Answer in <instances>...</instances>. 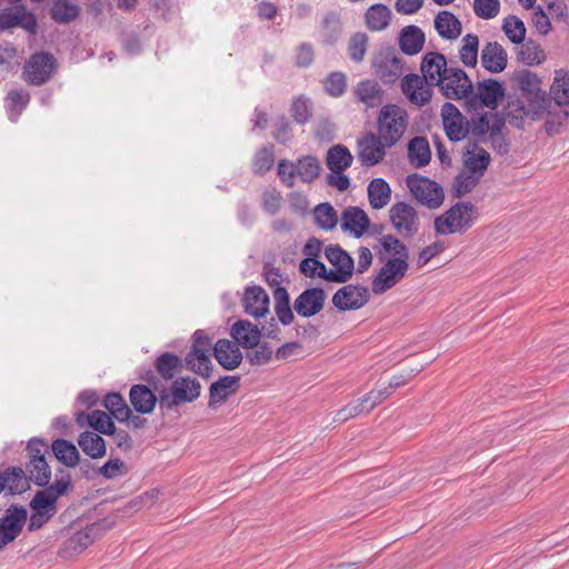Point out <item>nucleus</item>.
Segmentation results:
<instances>
[{
    "mask_svg": "<svg viewBox=\"0 0 569 569\" xmlns=\"http://www.w3.org/2000/svg\"><path fill=\"white\" fill-rule=\"evenodd\" d=\"M326 292L321 288H309L302 291L293 302V309L303 318L318 315L325 306Z\"/></svg>",
    "mask_w": 569,
    "mask_h": 569,
    "instance_id": "20",
    "label": "nucleus"
},
{
    "mask_svg": "<svg viewBox=\"0 0 569 569\" xmlns=\"http://www.w3.org/2000/svg\"><path fill=\"white\" fill-rule=\"evenodd\" d=\"M355 94L367 108H375L382 103L383 90L375 80H362L355 88Z\"/></svg>",
    "mask_w": 569,
    "mask_h": 569,
    "instance_id": "33",
    "label": "nucleus"
},
{
    "mask_svg": "<svg viewBox=\"0 0 569 569\" xmlns=\"http://www.w3.org/2000/svg\"><path fill=\"white\" fill-rule=\"evenodd\" d=\"M441 118L446 134L450 141H461L469 133V123L459 109L451 102H445L441 107Z\"/></svg>",
    "mask_w": 569,
    "mask_h": 569,
    "instance_id": "16",
    "label": "nucleus"
},
{
    "mask_svg": "<svg viewBox=\"0 0 569 569\" xmlns=\"http://www.w3.org/2000/svg\"><path fill=\"white\" fill-rule=\"evenodd\" d=\"M449 211H455L451 219H453V223L457 224L459 232H465L472 226L476 208L471 202H457Z\"/></svg>",
    "mask_w": 569,
    "mask_h": 569,
    "instance_id": "46",
    "label": "nucleus"
},
{
    "mask_svg": "<svg viewBox=\"0 0 569 569\" xmlns=\"http://www.w3.org/2000/svg\"><path fill=\"white\" fill-rule=\"evenodd\" d=\"M368 41L369 38L365 32H357L349 39L348 54L353 62L360 63L363 61Z\"/></svg>",
    "mask_w": 569,
    "mask_h": 569,
    "instance_id": "54",
    "label": "nucleus"
},
{
    "mask_svg": "<svg viewBox=\"0 0 569 569\" xmlns=\"http://www.w3.org/2000/svg\"><path fill=\"white\" fill-rule=\"evenodd\" d=\"M88 423L94 430L102 435H111L114 431V423L112 422L110 416L101 410H94L87 417Z\"/></svg>",
    "mask_w": 569,
    "mask_h": 569,
    "instance_id": "56",
    "label": "nucleus"
},
{
    "mask_svg": "<svg viewBox=\"0 0 569 569\" xmlns=\"http://www.w3.org/2000/svg\"><path fill=\"white\" fill-rule=\"evenodd\" d=\"M244 311L256 319L264 317L269 311V296L258 286L247 288L243 297Z\"/></svg>",
    "mask_w": 569,
    "mask_h": 569,
    "instance_id": "25",
    "label": "nucleus"
},
{
    "mask_svg": "<svg viewBox=\"0 0 569 569\" xmlns=\"http://www.w3.org/2000/svg\"><path fill=\"white\" fill-rule=\"evenodd\" d=\"M28 521V510L22 505H11L0 517V550L14 541Z\"/></svg>",
    "mask_w": 569,
    "mask_h": 569,
    "instance_id": "10",
    "label": "nucleus"
},
{
    "mask_svg": "<svg viewBox=\"0 0 569 569\" xmlns=\"http://www.w3.org/2000/svg\"><path fill=\"white\" fill-rule=\"evenodd\" d=\"M291 116L300 124L307 123L312 117V106L305 97L296 98L291 104Z\"/></svg>",
    "mask_w": 569,
    "mask_h": 569,
    "instance_id": "59",
    "label": "nucleus"
},
{
    "mask_svg": "<svg viewBox=\"0 0 569 569\" xmlns=\"http://www.w3.org/2000/svg\"><path fill=\"white\" fill-rule=\"evenodd\" d=\"M342 34V23L340 16L336 11H329L323 16L321 22L322 42L335 44Z\"/></svg>",
    "mask_w": 569,
    "mask_h": 569,
    "instance_id": "43",
    "label": "nucleus"
},
{
    "mask_svg": "<svg viewBox=\"0 0 569 569\" xmlns=\"http://www.w3.org/2000/svg\"><path fill=\"white\" fill-rule=\"evenodd\" d=\"M408 159L416 168L425 167L430 162L431 150L427 138L418 136L409 141Z\"/></svg>",
    "mask_w": 569,
    "mask_h": 569,
    "instance_id": "38",
    "label": "nucleus"
},
{
    "mask_svg": "<svg viewBox=\"0 0 569 569\" xmlns=\"http://www.w3.org/2000/svg\"><path fill=\"white\" fill-rule=\"evenodd\" d=\"M368 199L372 209L385 208L391 199V188L382 178H375L368 184Z\"/></svg>",
    "mask_w": 569,
    "mask_h": 569,
    "instance_id": "37",
    "label": "nucleus"
},
{
    "mask_svg": "<svg viewBox=\"0 0 569 569\" xmlns=\"http://www.w3.org/2000/svg\"><path fill=\"white\" fill-rule=\"evenodd\" d=\"M3 490L10 495H21L30 488V481L21 467H10L0 472Z\"/></svg>",
    "mask_w": 569,
    "mask_h": 569,
    "instance_id": "31",
    "label": "nucleus"
},
{
    "mask_svg": "<svg viewBox=\"0 0 569 569\" xmlns=\"http://www.w3.org/2000/svg\"><path fill=\"white\" fill-rule=\"evenodd\" d=\"M387 148L389 147L376 133L368 132L357 142L358 160L366 167L376 166L383 160Z\"/></svg>",
    "mask_w": 569,
    "mask_h": 569,
    "instance_id": "15",
    "label": "nucleus"
},
{
    "mask_svg": "<svg viewBox=\"0 0 569 569\" xmlns=\"http://www.w3.org/2000/svg\"><path fill=\"white\" fill-rule=\"evenodd\" d=\"M369 298L366 286L346 284L332 296V305L340 311L358 310L368 303Z\"/></svg>",
    "mask_w": 569,
    "mask_h": 569,
    "instance_id": "14",
    "label": "nucleus"
},
{
    "mask_svg": "<svg viewBox=\"0 0 569 569\" xmlns=\"http://www.w3.org/2000/svg\"><path fill=\"white\" fill-rule=\"evenodd\" d=\"M382 249L392 254L381 267L372 280V291L381 295L399 283L409 269V251L403 242L393 234H385L380 239Z\"/></svg>",
    "mask_w": 569,
    "mask_h": 569,
    "instance_id": "1",
    "label": "nucleus"
},
{
    "mask_svg": "<svg viewBox=\"0 0 569 569\" xmlns=\"http://www.w3.org/2000/svg\"><path fill=\"white\" fill-rule=\"evenodd\" d=\"M500 10L499 0H475L473 11L477 17L489 20L498 16Z\"/></svg>",
    "mask_w": 569,
    "mask_h": 569,
    "instance_id": "60",
    "label": "nucleus"
},
{
    "mask_svg": "<svg viewBox=\"0 0 569 569\" xmlns=\"http://www.w3.org/2000/svg\"><path fill=\"white\" fill-rule=\"evenodd\" d=\"M58 499L46 488L36 492L29 506L31 510H40L51 515H56Z\"/></svg>",
    "mask_w": 569,
    "mask_h": 569,
    "instance_id": "52",
    "label": "nucleus"
},
{
    "mask_svg": "<svg viewBox=\"0 0 569 569\" xmlns=\"http://www.w3.org/2000/svg\"><path fill=\"white\" fill-rule=\"evenodd\" d=\"M313 216L317 226L323 230H331L338 223L337 211L328 202L318 204L315 208Z\"/></svg>",
    "mask_w": 569,
    "mask_h": 569,
    "instance_id": "51",
    "label": "nucleus"
},
{
    "mask_svg": "<svg viewBox=\"0 0 569 569\" xmlns=\"http://www.w3.org/2000/svg\"><path fill=\"white\" fill-rule=\"evenodd\" d=\"M393 229L403 238H410L420 230V218L416 208L405 201L393 203L389 209Z\"/></svg>",
    "mask_w": 569,
    "mask_h": 569,
    "instance_id": "9",
    "label": "nucleus"
},
{
    "mask_svg": "<svg viewBox=\"0 0 569 569\" xmlns=\"http://www.w3.org/2000/svg\"><path fill=\"white\" fill-rule=\"evenodd\" d=\"M93 527H87L84 530L77 531L63 542L61 552L66 556L82 552L93 542Z\"/></svg>",
    "mask_w": 569,
    "mask_h": 569,
    "instance_id": "41",
    "label": "nucleus"
},
{
    "mask_svg": "<svg viewBox=\"0 0 569 569\" xmlns=\"http://www.w3.org/2000/svg\"><path fill=\"white\" fill-rule=\"evenodd\" d=\"M550 96L558 107L566 108L569 106V72L563 70L556 72Z\"/></svg>",
    "mask_w": 569,
    "mask_h": 569,
    "instance_id": "44",
    "label": "nucleus"
},
{
    "mask_svg": "<svg viewBox=\"0 0 569 569\" xmlns=\"http://www.w3.org/2000/svg\"><path fill=\"white\" fill-rule=\"evenodd\" d=\"M505 97V88L496 79L479 81L476 89L468 93L466 104L469 110H479L483 107L495 110Z\"/></svg>",
    "mask_w": 569,
    "mask_h": 569,
    "instance_id": "7",
    "label": "nucleus"
},
{
    "mask_svg": "<svg viewBox=\"0 0 569 569\" xmlns=\"http://www.w3.org/2000/svg\"><path fill=\"white\" fill-rule=\"evenodd\" d=\"M375 74L387 84L395 83L402 74L401 59L393 52H381L372 62Z\"/></svg>",
    "mask_w": 569,
    "mask_h": 569,
    "instance_id": "19",
    "label": "nucleus"
},
{
    "mask_svg": "<svg viewBox=\"0 0 569 569\" xmlns=\"http://www.w3.org/2000/svg\"><path fill=\"white\" fill-rule=\"evenodd\" d=\"M369 227V218L359 207H348L341 216V228L355 237H361Z\"/></svg>",
    "mask_w": 569,
    "mask_h": 569,
    "instance_id": "28",
    "label": "nucleus"
},
{
    "mask_svg": "<svg viewBox=\"0 0 569 569\" xmlns=\"http://www.w3.org/2000/svg\"><path fill=\"white\" fill-rule=\"evenodd\" d=\"M231 335L243 348L252 349L259 345L261 330L248 320H238L231 328Z\"/></svg>",
    "mask_w": 569,
    "mask_h": 569,
    "instance_id": "30",
    "label": "nucleus"
},
{
    "mask_svg": "<svg viewBox=\"0 0 569 569\" xmlns=\"http://www.w3.org/2000/svg\"><path fill=\"white\" fill-rule=\"evenodd\" d=\"M20 27L31 34L38 29V22L33 13L27 11L23 6H14L0 13V30Z\"/></svg>",
    "mask_w": 569,
    "mask_h": 569,
    "instance_id": "18",
    "label": "nucleus"
},
{
    "mask_svg": "<svg viewBox=\"0 0 569 569\" xmlns=\"http://www.w3.org/2000/svg\"><path fill=\"white\" fill-rule=\"evenodd\" d=\"M406 183L412 196L421 204L429 209H437L442 204L443 190L436 181L415 173L407 177Z\"/></svg>",
    "mask_w": 569,
    "mask_h": 569,
    "instance_id": "8",
    "label": "nucleus"
},
{
    "mask_svg": "<svg viewBox=\"0 0 569 569\" xmlns=\"http://www.w3.org/2000/svg\"><path fill=\"white\" fill-rule=\"evenodd\" d=\"M435 28L443 39L455 40L462 31L461 22L450 11H440L435 18Z\"/></svg>",
    "mask_w": 569,
    "mask_h": 569,
    "instance_id": "35",
    "label": "nucleus"
},
{
    "mask_svg": "<svg viewBox=\"0 0 569 569\" xmlns=\"http://www.w3.org/2000/svg\"><path fill=\"white\" fill-rule=\"evenodd\" d=\"M78 445L84 455L91 459H100L107 453L104 439L92 431H84L80 433Z\"/></svg>",
    "mask_w": 569,
    "mask_h": 569,
    "instance_id": "39",
    "label": "nucleus"
},
{
    "mask_svg": "<svg viewBox=\"0 0 569 569\" xmlns=\"http://www.w3.org/2000/svg\"><path fill=\"white\" fill-rule=\"evenodd\" d=\"M491 158L488 151L478 146V142H468L463 159V171L482 178L490 164Z\"/></svg>",
    "mask_w": 569,
    "mask_h": 569,
    "instance_id": "22",
    "label": "nucleus"
},
{
    "mask_svg": "<svg viewBox=\"0 0 569 569\" xmlns=\"http://www.w3.org/2000/svg\"><path fill=\"white\" fill-rule=\"evenodd\" d=\"M479 38L477 34L468 33L462 38V46L459 50L461 62L469 68H473L478 62Z\"/></svg>",
    "mask_w": 569,
    "mask_h": 569,
    "instance_id": "48",
    "label": "nucleus"
},
{
    "mask_svg": "<svg viewBox=\"0 0 569 569\" xmlns=\"http://www.w3.org/2000/svg\"><path fill=\"white\" fill-rule=\"evenodd\" d=\"M353 156L343 144H335L327 151L326 164L330 171L339 173L351 167Z\"/></svg>",
    "mask_w": 569,
    "mask_h": 569,
    "instance_id": "36",
    "label": "nucleus"
},
{
    "mask_svg": "<svg viewBox=\"0 0 569 569\" xmlns=\"http://www.w3.org/2000/svg\"><path fill=\"white\" fill-rule=\"evenodd\" d=\"M129 400L132 408L140 415H148L154 410L157 402L159 403V395L146 385H133L129 392Z\"/></svg>",
    "mask_w": 569,
    "mask_h": 569,
    "instance_id": "24",
    "label": "nucleus"
},
{
    "mask_svg": "<svg viewBox=\"0 0 569 569\" xmlns=\"http://www.w3.org/2000/svg\"><path fill=\"white\" fill-rule=\"evenodd\" d=\"M56 68V59L48 52L33 53L23 68V79L31 86H42L48 82Z\"/></svg>",
    "mask_w": 569,
    "mask_h": 569,
    "instance_id": "11",
    "label": "nucleus"
},
{
    "mask_svg": "<svg viewBox=\"0 0 569 569\" xmlns=\"http://www.w3.org/2000/svg\"><path fill=\"white\" fill-rule=\"evenodd\" d=\"M502 30L507 38L515 44H520L525 41L526 27L521 19L516 16H508L503 20Z\"/></svg>",
    "mask_w": 569,
    "mask_h": 569,
    "instance_id": "53",
    "label": "nucleus"
},
{
    "mask_svg": "<svg viewBox=\"0 0 569 569\" xmlns=\"http://www.w3.org/2000/svg\"><path fill=\"white\" fill-rule=\"evenodd\" d=\"M79 13V6L70 0H57L50 9L51 19L61 24L70 23Z\"/></svg>",
    "mask_w": 569,
    "mask_h": 569,
    "instance_id": "45",
    "label": "nucleus"
},
{
    "mask_svg": "<svg viewBox=\"0 0 569 569\" xmlns=\"http://www.w3.org/2000/svg\"><path fill=\"white\" fill-rule=\"evenodd\" d=\"M315 60V50L311 43L302 42L297 47L295 63L299 68H308Z\"/></svg>",
    "mask_w": 569,
    "mask_h": 569,
    "instance_id": "64",
    "label": "nucleus"
},
{
    "mask_svg": "<svg viewBox=\"0 0 569 569\" xmlns=\"http://www.w3.org/2000/svg\"><path fill=\"white\" fill-rule=\"evenodd\" d=\"M326 92L335 98L341 97L346 92L347 77L343 72H331L323 81Z\"/></svg>",
    "mask_w": 569,
    "mask_h": 569,
    "instance_id": "57",
    "label": "nucleus"
},
{
    "mask_svg": "<svg viewBox=\"0 0 569 569\" xmlns=\"http://www.w3.org/2000/svg\"><path fill=\"white\" fill-rule=\"evenodd\" d=\"M448 68L447 59L442 53L435 51L427 52L420 63L422 73L420 77L421 79H426L427 82L438 87V84L442 82Z\"/></svg>",
    "mask_w": 569,
    "mask_h": 569,
    "instance_id": "21",
    "label": "nucleus"
},
{
    "mask_svg": "<svg viewBox=\"0 0 569 569\" xmlns=\"http://www.w3.org/2000/svg\"><path fill=\"white\" fill-rule=\"evenodd\" d=\"M361 405L362 403L359 402L358 399L349 402L348 405H346L343 408H341L340 410H338L336 412L333 420L339 421V422H345L351 418H355V417H358L361 415H367L366 410H363V407Z\"/></svg>",
    "mask_w": 569,
    "mask_h": 569,
    "instance_id": "62",
    "label": "nucleus"
},
{
    "mask_svg": "<svg viewBox=\"0 0 569 569\" xmlns=\"http://www.w3.org/2000/svg\"><path fill=\"white\" fill-rule=\"evenodd\" d=\"M327 260L335 267L329 270L331 282L346 283L355 271V261L352 257L339 244H330L325 249Z\"/></svg>",
    "mask_w": 569,
    "mask_h": 569,
    "instance_id": "12",
    "label": "nucleus"
},
{
    "mask_svg": "<svg viewBox=\"0 0 569 569\" xmlns=\"http://www.w3.org/2000/svg\"><path fill=\"white\" fill-rule=\"evenodd\" d=\"M104 408L120 422H126L131 416V410L120 393L113 392L106 396Z\"/></svg>",
    "mask_w": 569,
    "mask_h": 569,
    "instance_id": "47",
    "label": "nucleus"
},
{
    "mask_svg": "<svg viewBox=\"0 0 569 569\" xmlns=\"http://www.w3.org/2000/svg\"><path fill=\"white\" fill-rule=\"evenodd\" d=\"M425 41V32L415 24L407 26L400 31L399 47L407 56L419 53L423 48Z\"/></svg>",
    "mask_w": 569,
    "mask_h": 569,
    "instance_id": "29",
    "label": "nucleus"
},
{
    "mask_svg": "<svg viewBox=\"0 0 569 569\" xmlns=\"http://www.w3.org/2000/svg\"><path fill=\"white\" fill-rule=\"evenodd\" d=\"M274 163L273 146H263L257 150L252 159V171L257 176H263Z\"/></svg>",
    "mask_w": 569,
    "mask_h": 569,
    "instance_id": "50",
    "label": "nucleus"
},
{
    "mask_svg": "<svg viewBox=\"0 0 569 569\" xmlns=\"http://www.w3.org/2000/svg\"><path fill=\"white\" fill-rule=\"evenodd\" d=\"M438 87L446 98L461 100L472 92L473 83L462 69L449 67Z\"/></svg>",
    "mask_w": 569,
    "mask_h": 569,
    "instance_id": "13",
    "label": "nucleus"
},
{
    "mask_svg": "<svg viewBox=\"0 0 569 569\" xmlns=\"http://www.w3.org/2000/svg\"><path fill=\"white\" fill-rule=\"evenodd\" d=\"M47 446L43 440L32 438L27 446L28 462L26 463V475L29 481L39 487H46L51 479V468L49 467L44 452Z\"/></svg>",
    "mask_w": 569,
    "mask_h": 569,
    "instance_id": "6",
    "label": "nucleus"
},
{
    "mask_svg": "<svg viewBox=\"0 0 569 569\" xmlns=\"http://www.w3.org/2000/svg\"><path fill=\"white\" fill-rule=\"evenodd\" d=\"M518 59L528 66H533L543 62L546 56L538 44L533 41H528L521 46Z\"/></svg>",
    "mask_w": 569,
    "mask_h": 569,
    "instance_id": "55",
    "label": "nucleus"
},
{
    "mask_svg": "<svg viewBox=\"0 0 569 569\" xmlns=\"http://www.w3.org/2000/svg\"><path fill=\"white\" fill-rule=\"evenodd\" d=\"M240 377L224 376L218 381L213 382L209 388L208 407L216 409L218 405L227 401L239 387Z\"/></svg>",
    "mask_w": 569,
    "mask_h": 569,
    "instance_id": "26",
    "label": "nucleus"
},
{
    "mask_svg": "<svg viewBox=\"0 0 569 569\" xmlns=\"http://www.w3.org/2000/svg\"><path fill=\"white\" fill-rule=\"evenodd\" d=\"M213 356L219 365L227 370L236 369L242 360V353L238 346L228 339H219L214 343Z\"/></svg>",
    "mask_w": 569,
    "mask_h": 569,
    "instance_id": "27",
    "label": "nucleus"
},
{
    "mask_svg": "<svg viewBox=\"0 0 569 569\" xmlns=\"http://www.w3.org/2000/svg\"><path fill=\"white\" fill-rule=\"evenodd\" d=\"M392 12L382 3L370 6L365 13L366 27L373 32L387 29L391 22Z\"/></svg>",
    "mask_w": 569,
    "mask_h": 569,
    "instance_id": "32",
    "label": "nucleus"
},
{
    "mask_svg": "<svg viewBox=\"0 0 569 569\" xmlns=\"http://www.w3.org/2000/svg\"><path fill=\"white\" fill-rule=\"evenodd\" d=\"M508 63V54L503 47L498 42H488L481 50L482 67L492 72L503 71Z\"/></svg>",
    "mask_w": 569,
    "mask_h": 569,
    "instance_id": "23",
    "label": "nucleus"
},
{
    "mask_svg": "<svg viewBox=\"0 0 569 569\" xmlns=\"http://www.w3.org/2000/svg\"><path fill=\"white\" fill-rule=\"evenodd\" d=\"M9 119L16 122L30 101L27 92L10 90L6 97Z\"/></svg>",
    "mask_w": 569,
    "mask_h": 569,
    "instance_id": "49",
    "label": "nucleus"
},
{
    "mask_svg": "<svg viewBox=\"0 0 569 569\" xmlns=\"http://www.w3.org/2000/svg\"><path fill=\"white\" fill-rule=\"evenodd\" d=\"M321 172V164L315 156H302L296 162L282 159L278 163V176L281 182L292 188L296 178L303 183L313 182Z\"/></svg>",
    "mask_w": 569,
    "mask_h": 569,
    "instance_id": "4",
    "label": "nucleus"
},
{
    "mask_svg": "<svg viewBox=\"0 0 569 569\" xmlns=\"http://www.w3.org/2000/svg\"><path fill=\"white\" fill-rule=\"evenodd\" d=\"M54 457L66 467L73 468L79 463V451L69 440L57 439L51 445Z\"/></svg>",
    "mask_w": 569,
    "mask_h": 569,
    "instance_id": "42",
    "label": "nucleus"
},
{
    "mask_svg": "<svg viewBox=\"0 0 569 569\" xmlns=\"http://www.w3.org/2000/svg\"><path fill=\"white\" fill-rule=\"evenodd\" d=\"M512 82L523 97H538L540 80L536 73L523 69L513 73Z\"/></svg>",
    "mask_w": 569,
    "mask_h": 569,
    "instance_id": "40",
    "label": "nucleus"
},
{
    "mask_svg": "<svg viewBox=\"0 0 569 569\" xmlns=\"http://www.w3.org/2000/svg\"><path fill=\"white\" fill-rule=\"evenodd\" d=\"M183 363L184 359L182 360L179 356L172 352L160 353L153 362L157 373L166 381L173 380L176 375L183 367Z\"/></svg>",
    "mask_w": 569,
    "mask_h": 569,
    "instance_id": "34",
    "label": "nucleus"
},
{
    "mask_svg": "<svg viewBox=\"0 0 569 569\" xmlns=\"http://www.w3.org/2000/svg\"><path fill=\"white\" fill-rule=\"evenodd\" d=\"M147 381L159 392V408L164 412L172 411L184 403L196 401L201 393V385L189 376L172 380L170 387L158 388L159 379L151 373Z\"/></svg>",
    "mask_w": 569,
    "mask_h": 569,
    "instance_id": "2",
    "label": "nucleus"
},
{
    "mask_svg": "<svg viewBox=\"0 0 569 569\" xmlns=\"http://www.w3.org/2000/svg\"><path fill=\"white\" fill-rule=\"evenodd\" d=\"M409 124L408 113L397 104L383 106L377 118V136L385 146L393 147L403 137Z\"/></svg>",
    "mask_w": 569,
    "mask_h": 569,
    "instance_id": "3",
    "label": "nucleus"
},
{
    "mask_svg": "<svg viewBox=\"0 0 569 569\" xmlns=\"http://www.w3.org/2000/svg\"><path fill=\"white\" fill-rule=\"evenodd\" d=\"M481 178L467 171H461L455 180L453 192L455 196L460 198L471 192L476 186L480 182Z\"/></svg>",
    "mask_w": 569,
    "mask_h": 569,
    "instance_id": "58",
    "label": "nucleus"
},
{
    "mask_svg": "<svg viewBox=\"0 0 569 569\" xmlns=\"http://www.w3.org/2000/svg\"><path fill=\"white\" fill-rule=\"evenodd\" d=\"M71 487L70 475L64 470H60L54 482L50 486L47 485L44 488L59 499L61 496L66 495Z\"/></svg>",
    "mask_w": 569,
    "mask_h": 569,
    "instance_id": "61",
    "label": "nucleus"
},
{
    "mask_svg": "<svg viewBox=\"0 0 569 569\" xmlns=\"http://www.w3.org/2000/svg\"><path fill=\"white\" fill-rule=\"evenodd\" d=\"M211 350H213L211 339L202 330H197L193 333L191 349L184 357L186 368L203 378H209L212 372Z\"/></svg>",
    "mask_w": 569,
    "mask_h": 569,
    "instance_id": "5",
    "label": "nucleus"
},
{
    "mask_svg": "<svg viewBox=\"0 0 569 569\" xmlns=\"http://www.w3.org/2000/svg\"><path fill=\"white\" fill-rule=\"evenodd\" d=\"M433 84L417 73H410L403 77L401 89L407 99L415 106L423 107L432 97Z\"/></svg>",
    "mask_w": 569,
    "mask_h": 569,
    "instance_id": "17",
    "label": "nucleus"
},
{
    "mask_svg": "<svg viewBox=\"0 0 569 569\" xmlns=\"http://www.w3.org/2000/svg\"><path fill=\"white\" fill-rule=\"evenodd\" d=\"M281 200V193L276 189L266 190L262 193V208L270 216H274L280 210Z\"/></svg>",
    "mask_w": 569,
    "mask_h": 569,
    "instance_id": "63",
    "label": "nucleus"
}]
</instances>
